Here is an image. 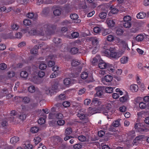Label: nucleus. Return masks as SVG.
<instances>
[{"label":"nucleus","instance_id":"obj_45","mask_svg":"<svg viewBox=\"0 0 149 149\" xmlns=\"http://www.w3.org/2000/svg\"><path fill=\"white\" fill-rule=\"evenodd\" d=\"M41 139L39 136L36 137L34 138V141L36 145L38 144L41 141Z\"/></svg>","mask_w":149,"mask_h":149},{"label":"nucleus","instance_id":"obj_31","mask_svg":"<svg viewBox=\"0 0 149 149\" xmlns=\"http://www.w3.org/2000/svg\"><path fill=\"white\" fill-rule=\"evenodd\" d=\"M79 49L77 47H72L70 49V52L72 54H75L77 53Z\"/></svg>","mask_w":149,"mask_h":149},{"label":"nucleus","instance_id":"obj_38","mask_svg":"<svg viewBox=\"0 0 149 149\" xmlns=\"http://www.w3.org/2000/svg\"><path fill=\"white\" fill-rule=\"evenodd\" d=\"M110 9L111 10V12L113 14H115L117 13L118 11V10L115 8L111 6L110 8Z\"/></svg>","mask_w":149,"mask_h":149},{"label":"nucleus","instance_id":"obj_54","mask_svg":"<svg viewBox=\"0 0 149 149\" xmlns=\"http://www.w3.org/2000/svg\"><path fill=\"white\" fill-rule=\"evenodd\" d=\"M82 147V145L80 143H78L74 145L73 148L74 149H80Z\"/></svg>","mask_w":149,"mask_h":149},{"label":"nucleus","instance_id":"obj_30","mask_svg":"<svg viewBox=\"0 0 149 149\" xmlns=\"http://www.w3.org/2000/svg\"><path fill=\"white\" fill-rule=\"evenodd\" d=\"M22 102L25 104L28 103L30 101V99L28 97L26 96L22 97Z\"/></svg>","mask_w":149,"mask_h":149},{"label":"nucleus","instance_id":"obj_27","mask_svg":"<svg viewBox=\"0 0 149 149\" xmlns=\"http://www.w3.org/2000/svg\"><path fill=\"white\" fill-rule=\"evenodd\" d=\"M61 39L59 38H54L53 40V42L56 45L60 44L61 42Z\"/></svg>","mask_w":149,"mask_h":149},{"label":"nucleus","instance_id":"obj_50","mask_svg":"<svg viewBox=\"0 0 149 149\" xmlns=\"http://www.w3.org/2000/svg\"><path fill=\"white\" fill-rule=\"evenodd\" d=\"M11 26L12 29L13 30H17L19 27V25L16 24H13Z\"/></svg>","mask_w":149,"mask_h":149},{"label":"nucleus","instance_id":"obj_34","mask_svg":"<svg viewBox=\"0 0 149 149\" xmlns=\"http://www.w3.org/2000/svg\"><path fill=\"white\" fill-rule=\"evenodd\" d=\"M47 67V65L43 62H42L40 63L39 66V68L40 69L42 70H44L46 69Z\"/></svg>","mask_w":149,"mask_h":149},{"label":"nucleus","instance_id":"obj_29","mask_svg":"<svg viewBox=\"0 0 149 149\" xmlns=\"http://www.w3.org/2000/svg\"><path fill=\"white\" fill-rule=\"evenodd\" d=\"M81 64L80 61L77 60H73L71 63L72 65L73 66H76Z\"/></svg>","mask_w":149,"mask_h":149},{"label":"nucleus","instance_id":"obj_42","mask_svg":"<svg viewBox=\"0 0 149 149\" xmlns=\"http://www.w3.org/2000/svg\"><path fill=\"white\" fill-rule=\"evenodd\" d=\"M24 24L26 26H29L31 24V21L28 19H25L23 21Z\"/></svg>","mask_w":149,"mask_h":149},{"label":"nucleus","instance_id":"obj_21","mask_svg":"<svg viewBox=\"0 0 149 149\" xmlns=\"http://www.w3.org/2000/svg\"><path fill=\"white\" fill-rule=\"evenodd\" d=\"M79 4L81 5V7L83 9H85L87 8L86 3L85 2V0H77Z\"/></svg>","mask_w":149,"mask_h":149},{"label":"nucleus","instance_id":"obj_8","mask_svg":"<svg viewBox=\"0 0 149 149\" xmlns=\"http://www.w3.org/2000/svg\"><path fill=\"white\" fill-rule=\"evenodd\" d=\"M29 34L31 36L39 35L41 36H44L43 31H40L34 29H32L29 31Z\"/></svg>","mask_w":149,"mask_h":149},{"label":"nucleus","instance_id":"obj_46","mask_svg":"<svg viewBox=\"0 0 149 149\" xmlns=\"http://www.w3.org/2000/svg\"><path fill=\"white\" fill-rule=\"evenodd\" d=\"M72 129L71 128H68L65 130V135H69L72 133Z\"/></svg>","mask_w":149,"mask_h":149},{"label":"nucleus","instance_id":"obj_24","mask_svg":"<svg viewBox=\"0 0 149 149\" xmlns=\"http://www.w3.org/2000/svg\"><path fill=\"white\" fill-rule=\"evenodd\" d=\"M106 22L108 26L111 27L113 26L115 24L114 21L112 19L107 20Z\"/></svg>","mask_w":149,"mask_h":149},{"label":"nucleus","instance_id":"obj_62","mask_svg":"<svg viewBox=\"0 0 149 149\" xmlns=\"http://www.w3.org/2000/svg\"><path fill=\"white\" fill-rule=\"evenodd\" d=\"M70 102L67 101H65L62 104V105H63L65 107H67L70 106Z\"/></svg>","mask_w":149,"mask_h":149},{"label":"nucleus","instance_id":"obj_44","mask_svg":"<svg viewBox=\"0 0 149 149\" xmlns=\"http://www.w3.org/2000/svg\"><path fill=\"white\" fill-rule=\"evenodd\" d=\"M131 25V23L130 22H124L123 26L126 28H130Z\"/></svg>","mask_w":149,"mask_h":149},{"label":"nucleus","instance_id":"obj_11","mask_svg":"<svg viewBox=\"0 0 149 149\" xmlns=\"http://www.w3.org/2000/svg\"><path fill=\"white\" fill-rule=\"evenodd\" d=\"M145 137L144 135H139L136 137L133 141V144L135 145H137L139 143V142L143 140V138Z\"/></svg>","mask_w":149,"mask_h":149},{"label":"nucleus","instance_id":"obj_53","mask_svg":"<svg viewBox=\"0 0 149 149\" xmlns=\"http://www.w3.org/2000/svg\"><path fill=\"white\" fill-rule=\"evenodd\" d=\"M38 131V128L37 127H32L31 129V132L35 133L37 132Z\"/></svg>","mask_w":149,"mask_h":149},{"label":"nucleus","instance_id":"obj_37","mask_svg":"<svg viewBox=\"0 0 149 149\" xmlns=\"http://www.w3.org/2000/svg\"><path fill=\"white\" fill-rule=\"evenodd\" d=\"M136 39L138 41H141L144 39L143 35L141 34L138 35L136 37Z\"/></svg>","mask_w":149,"mask_h":149},{"label":"nucleus","instance_id":"obj_47","mask_svg":"<svg viewBox=\"0 0 149 149\" xmlns=\"http://www.w3.org/2000/svg\"><path fill=\"white\" fill-rule=\"evenodd\" d=\"M28 90L29 92L31 93H33L35 92L36 88L33 86H31L28 88Z\"/></svg>","mask_w":149,"mask_h":149},{"label":"nucleus","instance_id":"obj_25","mask_svg":"<svg viewBox=\"0 0 149 149\" xmlns=\"http://www.w3.org/2000/svg\"><path fill=\"white\" fill-rule=\"evenodd\" d=\"M75 138H77L79 141L81 142H85L86 140V137L84 135H80L77 136H75Z\"/></svg>","mask_w":149,"mask_h":149},{"label":"nucleus","instance_id":"obj_49","mask_svg":"<svg viewBox=\"0 0 149 149\" xmlns=\"http://www.w3.org/2000/svg\"><path fill=\"white\" fill-rule=\"evenodd\" d=\"M107 15V14L105 12H102L99 14V16L101 19H104L106 18Z\"/></svg>","mask_w":149,"mask_h":149},{"label":"nucleus","instance_id":"obj_22","mask_svg":"<svg viewBox=\"0 0 149 149\" xmlns=\"http://www.w3.org/2000/svg\"><path fill=\"white\" fill-rule=\"evenodd\" d=\"M49 12V10L48 8H44L41 13L42 15L44 16H45L48 15Z\"/></svg>","mask_w":149,"mask_h":149},{"label":"nucleus","instance_id":"obj_26","mask_svg":"<svg viewBox=\"0 0 149 149\" xmlns=\"http://www.w3.org/2000/svg\"><path fill=\"white\" fill-rule=\"evenodd\" d=\"M28 73L26 71H22L20 73V77L24 79L28 77Z\"/></svg>","mask_w":149,"mask_h":149},{"label":"nucleus","instance_id":"obj_56","mask_svg":"<svg viewBox=\"0 0 149 149\" xmlns=\"http://www.w3.org/2000/svg\"><path fill=\"white\" fill-rule=\"evenodd\" d=\"M6 65L5 63H1L0 64V69L1 70H4L7 68Z\"/></svg>","mask_w":149,"mask_h":149},{"label":"nucleus","instance_id":"obj_10","mask_svg":"<svg viewBox=\"0 0 149 149\" xmlns=\"http://www.w3.org/2000/svg\"><path fill=\"white\" fill-rule=\"evenodd\" d=\"M96 95L98 97L101 96L103 94L104 91V87L99 86L96 88Z\"/></svg>","mask_w":149,"mask_h":149},{"label":"nucleus","instance_id":"obj_64","mask_svg":"<svg viewBox=\"0 0 149 149\" xmlns=\"http://www.w3.org/2000/svg\"><path fill=\"white\" fill-rule=\"evenodd\" d=\"M91 100L89 99H86L84 101V104L85 105H88L91 102Z\"/></svg>","mask_w":149,"mask_h":149},{"label":"nucleus","instance_id":"obj_59","mask_svg":"<svg viewBox=\"0 0 149 149\" xmlns=\"http://www.w3.org/2000/svg\"><path fill=\"white\" fill-rule=\"evenodd\" d=\"M72 38H77L79 36V33L77 32H73L71 34Z\"/></svg>","mask_w":149,"mask_h":149},{"label":"nucleus","instance_id":"obj_3","mask_svg":"<svg viewBox=\"0 0 149 149\" xmlns=\"http://www.w3.org/2000/svg\"><path fill=\"white\" fill-rule=\"evenodd\" d=\"M134 127L136 132H146L149 130V126L141 123L135 124Z\"/></svg>","mask_w":149,"mask_h":149},{"label":"nucleus","instance_id":"obj_23","mask_svg":"<svg viewBox=\"0 0 149 149\" xmlns=\"http://www.w3.org/2000/svg\"><path fill=\"white\" fill-rule=\"evenodd\" d=\"M19 140V137L17 136H14L11 138L10 141L12 143H15L17 142Z\"/></svg>","mask_w":149,"mask_h":149},{"label":"nucleus","instance_id":"obj_17","mask_svg":"<svg viewBox=\"0 0 149 149\" xmlns=\"http://www.w3.org/2000/svg\"><path fill=\"white\" fill-rule=\"evenodd\" d=\"M127 138L129 139L133 138L135 136V131L133 130L127 133Z\"/></svg>","mask_w":149,"mask_h":149},{"label":"nucleus","instance_id":"obj_57","mask_svg":"<svg viewBox=\"0 0 149 149\" xmlns=\"http://www.w3.org/2000/svg\"><path fill=\"white\" fill-rule=\"evenodd\" d=\"M26 115L24 114H22L19 116V118L22 121H24L26 118Z\"/></svg>","mask_w":149,"mask_h":149},{"label":"nucleus","instance_id":"obj_4","mask_svg":"<svg viewBox=\"0 0 149 149\" xmlns=\"http://www.w3.org/2000/svg\"><path fill=\"white\" fill-rule=\"evenodd\" d=\"M103 52L106 55L111 56L116 59L119 57L118 54L115 52L112 48L110 47L109 49H106Z\"/></svg>","mask_w":149,"mask_h":149},{"label":"nucleus","instance_id":"obj_33","mask_svg":"<svg viewBox=\"0 0 149 149\" xmlns=\"http://www.w3.org/2000/svg\"><path fill=\"white\" fill-rule=\"evenodd\" d=\"M58 85L57 83H55V84L52 85V90L55 92H57L58 90Z\"/></svg>","mask_w":149,"mask_h":149},{"label":"nucleus","instance_id":"obj_18","mask_svg":"<svg viewBox=\"0 0 149 149\" xmlns=\"http://www.w3.org/2000/svg\"><path fill=\"white\" fill-rule=\"evenodd\" d=\"M39 49V46L38 45H35L33 48L31 50V53L32 54H36L38 52V49Z\"/></svg>","mask_w":149,"mask_h":149},{"label":"nucleus","instance_id":"obj_58","mask_svg":"<svg viewBox=\"0 0 149 149\" xmlns=\"http://www.w3.org/2000/svg\"><path fill=\"white\" fill-rule=\"evenodd\" d=\"M56 118L57 119H61L63 118V115L61 113L55 114Z\"/></svg>","mask_w":149,"mask_h":149},{"label":"nucleus","instance_id":"obj_1","mask_svg":"<svg viewBox=\"0 0 149 149\" xmlns=\"http://www.w3.org/2000/svg\"><path fill=\"white\" fill-rule=\"evenodd\" d=\"M56 28V26L52 24H47L44 25V30L47 34L51 35L53 34Z\"/></svg>","mask_w":149,"mask_h":149},{"label":"nucleus","instance_id":"obj_28","mask_svg":"<svg viewBox=\"0 0 149 149\" xmlns=\"http://www.w3.org/2000/svg\"><path fill=\"white\" fill-rule=\"evenodd\" d=\"M128 98V96L127 95H125L119 99L120 102H124L127 101Z\"/></svg>","mask_w":149,"mask_h":149},{"label":"nucleus","instance_id":"obj_55","mask_svg":"<svg viewBox=\"0 0 149 149\" xmlns=\"http://www.w3.org/2000/svg\"><path fill=\"white\" fill-rule=\"evenodd\" d=\"M131 20V17L129 16H125L123 18L124 22H130Z\"/></svg>","mask_w":149,"mask_h":149},{"label":"nucleus","instance_id":"obj_51","mask_svg":"<svg viewBox=\"0 0 149 149\" xmlns=\"http://www.w3.org/2000/svg\"><path fill=\"white\" fill-rule=\"evenodd\" d=\"M95 109L92 108L91 107H90L88 108V113L90 114H93L95 113Z\"/></svg>","mask_w":149,"mask_h":149},{"label":"nucleus","instance_id":"obj_6","mask_svg":"<svg viewBox=\"0 0 149 149\" xmlns=\"http://www.w3.org/2000/svg\"><path fill=\"white\" fill-rule=\"evenodd\" d=\"M113 77L112 76L107 74L104 77V78L102 79V81L104 84L109 85L111 84V81Z\"/></svg>","mask_w":149,"mask_h":149},{"label":"nucleus","instance_id":"obj_16","mask_svg":"<svg viewBox=\"0 0 149 149\" xmlns=\"http://www.w3.org/2000/svg\"><path fill=\"white\" fill-rule=\"evenodd\" d=\"M17 114V113L16 112L15 110H12L11 111V113H10V115L11 117H9L8 118V120H10V122L14 121L15 119V118L13 116H15Z\"/></svg>","mask_w":149,"mask_h":149},{"label":"nucleus","instance_id":"obj_32","mask_svg":"<svg viewBox=\"0 0 149 149\" xmlns=\"http://www.w3.org/2000/svg\"><path fill=\"white\" fill-rule=\"evenodd\" d=\"M113 88L110 87H104V90L106 93H110L113 92Z\"/></svg>","mask_w":149,"mask_h":149},{"label":"nucleus","instance_id":"obj_63","mask_svg":"<svg viewBox=\"0 0 149 149\" xmlns=\"http://www.w3.org/2000/svg\"><path fill=\"white\" fill-rule=\"evenodd\" d=\"M114 37L111 35H109L107 36V40L109 42H111L113 41L114 39Z\"/></svg>","mask_w":149,"mask_h":149},{"label":"nucleus","instance_id":"obj_5","mask_svg":"<svg viewBox=\"0 0 149 149\" xmlns=\"http://www.w3.org/2000/svg\"><path fill=\"white\" fill-rule=\"evenodd\" d=\"M98 66L101 69H107L108 70L111 72H113L114 70V67L112 64L106 63L103 61L99 63Z\"/></svg>","mask_w":149,"mask_h":149},{"label":"nucleus","instance_id":"obj_13","mask_svg":"<svg viewBox=\"0 0 149 149\" xmlns=\"http://www.w3.org/2000/svg\"><path fill=\"white\" fill-rule=\"evenodd\" d=\"M26 16L29 18L33 19L34 20H36L38 17V15L36 13H34L33 12L28 13Z\"/></svg>","mask_w":149,"mask_h":149},{"label":"nucleus","instance_id":"obj_7","mask_svg":"<svg viewBox=\"0 0 149 149\" xmlns=\"http://www.w3.org/2000/svg\"><path fill=\"white\" fill-rule=\"evenodd\" d=\"M77 115L80 119L83 120V123H86L88 121V118L86 116V114L81 110L79 111Z\"/></svg>","mask_w":149,"mask_h":149},{"label":"nucleus","instance_id":"obj_20","mask_svg":"<svg viewBox=\"0 0 149 149\" xmlns=\"http://www.w3.org/2000/svg\"><path fill=\"white\" fill-rule=\"evenodd\" d=\"M146 15V14L143 12H140L138 13L136 15L138 19H142L144 18Z\"/></svg>","mask_w":149,"mask_h":149},{"label":"nucleus","instance_id":"obj_40","mask_svg":"<svg viewBox=\"0 0 149 149\" xmlns=\"http://www.w3.org/2000/svg\"><path fill=\"white\" fill-rule=\"evenodd\" d=\"M64 84L66 85H69L71 83V79L69 78H66L63 81Z\"/></svg>","mask_w":149,"mask_h":149},{"label":"nucleus","instance_id":"obj_39","mask_svg":"<svg viewBox=\"0 0 149 149\" xmlns=\"http://www.w3.org/2000/svg\"><path fill=\"white\" fill-rule=\"evenodd\" d=\"M88 76V73L86 72H83L81 73V77L83 79H86Z\"/></svg>","mask_w":149,"mask_h":149},{"label":"nucleus","instance_id":"obj_48","mask_svg":"<svg viewBox=\"0 0 149 149\" xmlns=\"http://www.w3.org/2000/svg\"><path fill=\"white\" fill-rule=\"evenodd\" d=\"M100 56L96 55V56L93 58L92 61V63H95L98 62V61L100 60Z\"/></svg>","mask_w":149,"mask_h":149},{"label":"nucleus","instance_id":"obj_9","mask_svg":"<svg viewBox=\"0 0 149 149\" xmlns=\"http://www.w3.org/2000/svg\"><path fill=\"white\" fill-rule=\"evenodd\" d=\"M54 58L53 55H50L48 56L46 59V61L49 67H52L55 65L54 61H52Z\"/></svg>","mask_w":149,"mask_h":149},{"label":"nucleus","instance_id":"obj_60","mask_svg":"<svg viewBox=\"0 0 149 149\" xmlns=\"http://www.w3.org/2000/svg\"><path fill=\"white\" fill-rule=\"evenodd\" d=\"M65 120H60L57 121V124L58 125L62 126L65 123Z\"/></svg>","mask_w":149,"mask_h":149},{"label":"nucleus","instance_id":"obj_61","mask_svg":"<svg viewBox=\"0 0 149 149\" xmlns=\"http://www.w3.org/2000/svg\"><path fill=\"white\" fill-rule=\"evenodd\" d=\"M101 31V29L98 27H95L93 29V31L95 33H99Z\"/></svg>","mask_w":149,"mask_h":149},{"label":"nucleus","instance_id":"obj_36","mask_svg":"<svg viewBox=\"0 0 149 149\" xmlns=\"http://www.w3.org/2000/svg\"><path fill=\"white\" fill-rule=\"evenodd\" d=\"M53 12L55 16H58L61 14V11L60 9H56L54 10Z\"/></svg>","mask_w":149,"mask_h":149},{"label":"nucleus","instance_id":"obj_52","mask_svg":"<svg viewBox=\"0 0 149 149\" xmlns=\"http://www.w3.org/2000/svg\"><path fill=\"white\" fill-rule=\"evenodd\" d=\"M45 120L44 118H40L38 120V123L39 124L42 125L45 123Z\"/></svg>","mask_w":149,"mask_h":149},{"label":"nucleus","instance_id":"obj_41","mask_svg":"<svg viewBox=\"0 0 149 149\" xmlns=\"http://www.w3.org/2000/svg\"><path fill=\"white\" fill-rule=\"evenodd\" d=\"M123 32L124 31L123 30L120 28L118 29L116 31V33L118 36L122 35L123 34Z\"/></svg>","mask_w":149,"mask_h":149},{"label":"nucleus","instance_id":"obj_43","mask_svg":"<svg viewBox=\"0 0 149 149\" xmlns=\"http://www.w3.org/2000/svg\"><path fill=\"white\" fill-rule=\"evenodd\" d=\"M92 42L93 45L96 46L95 47L98 45L99 41L96 38H93L92 39Z\"/></svg>","mask_w":149,"mask_h":149},{"label":"nucleus","instance_id":"obj_2","mask_svg":"<svg viewBox=\"0 0 149 149\" xmlns=\"http://www.w3.org/2000/svg\"><path fill=\"white\" fill-rule=\"evenodd\" d=\"M91 104L96 106H102V108L105 110L106 111L104 112V114L105 115L107 114L109 110V108L106 105L103 104L102 102L99 99L96 98H93L92 100Z\"/></svg>","mask_w":149,"mask_h":149},{"label":"nucleus","instance_id":"obj_35","mask_svg":"<svg viewBox=\"0 0 149 149\" xmlns=\"http://www.w3.org/2000/svg\"><path fill=\"white\" fill-rule=\"evenodd\" d=\"M128 59V58L127 57H123L120 59V62L122 64H125L126 63Z\"/></svg>","mask_w":149,"mask_h":149},{"label":"nucleus","instance_id":"obj_19","mask_svg":"<svg viewBox=\"0 0 149 149\" xmlns=\"http://www.w3.org/2000/svg\"><path fill=\"white\" fill-rule=\"evenodd\" d=\"M138 86L135 84H132L130 86V90L132 92H135L137 91Z\"/></svg>","mask_w":149,"mask_h":149},{"label":"nucleus","instance_id":"obj_15","mask_svg":"<svg viewBox=\"0 0 149 149\" xmlns=\"http://www.w3.org/2000/svg\"><path fill=\"white\" fill-rule=\"evenodd\" d=\"M23 145L25 149H32L33 147V146L28 141L24 142Z\"/></svg>","mask_w":149,"mask_h":149},{"label":"nucleus","instance_id":"obj_12","mask_svg":"<svg viewBox=\"0 0 149 149\" xmlns=\"http://www.w3.org/2000/svg\"><path fill=\"white\" fill-rule=\"evenodd\" d=\"M59 67L55 66L52 68V70L54 71V72L52 73L50 76L51 78H53L56 77L58 75V73L57 72L58 70Z\"/></svg>","mask_w":149,"mask_h":149},{"label":"nucleus","instance_id":"obj_14","mask_svg":"<svg viewBox=\"0 0 149 149\" xmlns=\"http://www.w3.org/2000/svg\"><path fill=\"white\" fill-rule=\"evenodd\" d=\"M70 18L73 20H74V22L76 23H79L81 20L78 19V15L76 14H72L70 15Z\"/></svg>","mask_w":149,"mask_h":149}]
</instances>
